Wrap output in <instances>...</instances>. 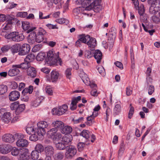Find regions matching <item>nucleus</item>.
Segmentation results:
<instances>
[{
	"instance_id": "1",
	"label": "nucleus",
	"mask_w": 160,
	"mask_h": 160,
	"mask_svg": "<svg viewBox=\"0 0 160 160\" xmlns=\"http://www.w3.org/2000/svg\"><path fill=\"white\" fill-rule=\"evenodd\" d=\"M58 52L55 53L52 50L49 51L47 53L46 60L48 64L50 65H62V61L59 57Z\"/></svg>"
},
{
	"instance_id": "2",
	"label": "nucleus",
	"mask_w": 160,
	"mask_h": 160,
	"mask_svg": "<svg viewBox=\"0 0 160 160\" xmlns=\"http://www.w3.org/2000/svg\"><path fill=\"white\" fill-rule=\"evenodd\" d=\"M6 38L9 39H11L14 42H19L22 41L24 38V36L22 33H19L18 32H14L8 34Z\"/></svg>"
},
{
	"instance_id": "3",
	"label": "nucleus",
	"mask_w": 160,
	"mask_h": 160,
	"mask_svg": "<svg viewBox=\"0 0 160 160\" xmlns=\"http://www.w3.org/2000/svg\"><path fill=\"white\" fill-rule=\"evenodd\" d=\"M18 133H16L14 135L10 133H6L2 136V140L6 143H12L14 141L16 138L21 136Z\"/></svg>"
},
{
	"instance_id": "4",
	"label": "nucleus",
	"mask_w": 160,
	"mask_h": 160,
	"mask_svg": "<svg viewBox=\"0 0 160 160\" xmlns=\"http://www.w3.org/2000/svg\"><path fill=\"white\" fill-rule=\"evenodd\" d=\"M77 152V149L74 146L71 145L67 146L65 157L67 158H71L76 154Z\"/></svg>"
},
{
	"instance_id": "5",
	"label": "nucleus",
	"mask_w": 160,
	"mask_h": 160,
	"mask_svg": "<svg viewBox=\"0 0 160 160\" xmlns=\"http://www.w3.org/2000/svg\"><path fill=\"white\" fill-rule=\"evenodd\" d=\"M19 133L21 134V136L16 138V139H18L16 142L17 146L19 147H27L28 145V142L26 139L23 138H24V135L21 133Z\"/></svg>"
},
{
	"instance_id": "6",
	"label": "nucleus",
	"mask_w": 160,
	"mask_h": 160,
	"mask_svg": "<svg viewBox=\"0 0 160 160\" xmlns=\"http://www.w3.org/2000/svg\"><path fill=\"white\" fill-rule=\"evenodd\" d=\"M149 13L151 14H155L160 11V0H157L151 5Z\"/></svg>"
},
{
	"instance_id": "7",
	"label": "nucleus",
	"mask_w": 160,
	"mask_h": 160,
	"mask_svg": "<svg viewBox=\"0 0 160 160\" xmlns=\"http://www.w3.org/2000/svg\"><path fill=\"white\" fill-rule=\"evenodd\" d=\"M68 106L65 104L63 105L58 108H54L52 110L53 115H61L63 114L67 110Z\"/></svg>"
},
{
	"instance_id": "8",
	"label": "nucleus",
	"mask_w": 160,
	"mask_h": 160,
	"mask_svg": "<svg viewBox=\"0 0 160 160\" xmlns=\"http://www.w3.org/2000/svg\"><path fill=\"white\" fill-rule=\"evenodd\" d=\"M37 31V32L36 33V42L38 43H40L44 40L45 38L44 35L46 32L41 28H39Z\"/></svg>"
},
{
	"instance_id": "9",
	"label": "nucleus",
	"mask_w": 160,
	"mask_h": 160,
	"mask_svg": "<svg viewBox=\"0 0 160 160\" xmlns=\"http://www.w3.org/2000/svg\"><path fill=\"white\" fill-rule=\"evenodd\" d=\"M30 45L27 44H24L22 45L19 51L18 54L20 55H24L27 54L30 51Z\"/></svg>"
},
{
	"instance_id": "10",
	"label": "nucleus",
	"mask_w": 160,
	"mask_h": 160,
	"mask_svg": "<svg viewBox=\"0 0 160 160\" xmlns=\"http://www.w3.org/2000/svg\"><path fill=\"white\" fill-rule=\"evenodd\" d=\"M28 150L26 148H22L21 153L19 155L18 160H29V156L28 154Z\"/></svg>"
},
{
	"instance_id": "11",
	"label": "nucleus",
	"mask_w": 160,
	"mask_h": 160,
	"mask_svg": "<svg viewBox=\"0 0 160 160\" xmlns=\"http://www.w3.org/2000/svg\"><path fill=\"white\" fill-rule=\"evenodd\" d=\"M20 93L18 91L14 90L11 92L9 94V98L11 101L17 100L19 98Z\"/></svg>"
},
{
	"instance_id": "12",
	"label": "nucleus",
	"mask_w": 160,
	"mask_h": 160,
	"mask_svg": "<svg viewBox=\"0 0 160 160\" xmlns=\"http://www.w3.org/2000/svg\"><path fill=\"white\" fill-rule=\"evenodd\" d=\"M16 65H13L12 68L10 69L8 72V75L11 77L17 75L19 72L20 70L18 68L16 67Z\"/></svg>"
},
{
	"instance_id": "13",
	"label": "nucleus",
	"mask_w": 160,
	"mask_h": 160,
	"mask_svg": "<svg viewBox=\"0 0 160 160\" xmlns=\"http://www.w3.org/2000/svg\"><path fill=\"white\" fill-rule=\"evenodd\" d=\"M12 147L9 145H6L0 147V152L6 154L11 151Z\"/></svg>"
},
{
	"instance_id": "14",
	"label": "nucleus",
	"mask_w": 160,
	"mask_h": 160,
	"mask_svg": "<svg viewBox=\"0 0 160 160\" xmlns=\"http://www.w3.org/2000/svg\"><path fill=\"white\" fill-rule=\"evenodd\" d=\"M22 27L23 30H27L26 32L29 33L36 28V27H30L29 23L28 22H23L22 23Z\"/></svg>"
},
{
	"instance_id": "15",
	"label": "nucleus",
	"mask_w": 160,
	"mask_h": 160,
	"mask_svg": "<svg viewBox=\"0 0 160 160\" xmlns=\"http://www.w3.org/2000/svg\"><path fill=\"white\" fill-rule=\"evenodd\" d=\"M27 74L30 77L34 78L36 76L37 71L34 67L30 66L27 70Z\"/></svg>"
},
{
	"instance_id": "16",
	"label": "nucleus",
	"mask_w": 160,
	"mask_h": 160,
	"mask_svg": "<svg viewBox=\"0 0 160 160\" xmlns=\"http://www.w3.org/2000/svg\"><path fill=\"white\" fill-rule=\"evenodd\" d=\"M54 149L53 147L51 145L47 146L44 148V151L47 156H51L54 153Z\"/></svg>"
},
{
	"instance_id": "17",
	"label": "nucleus",
	"mask_w": 160,
	"mask_h": 160,
	"mask_svg": "<svg viewBox=\"0 0 160 160\" xmlns=\"http://www.w3.org/2000/svg\"><path fill=\"white\" fill-rule=\"evenodd\" d=\"M28 42L30 44H33L35 42L36 40V32H31L28 35Z\"/></svg>"
},
{
	"instance_id": "18",
	"label": "nucleus",
	"mask_w": 160,
	"mask_h": 160,
	"mask_svg": "<svg viewBox=\"0 0 160 160\" xmlns=\"http://www.w3.org/2000/svg\"><path fill=\"white\" fill-rule=\"evenodd\" d=\"M59 76V73L57 71L52 70L51 72L50 77L52 82H56Z\"/></svg>"
},
{
	"instance_id": "19",
	"label": "nucleus",
	"mask_w": 160,
	"mask_h": 160,
	"mask_svg": "<svg viewBox=\"0 0 160 160\" xmlns=\"http://www.w3.org/2000/svg\"><path fill=\"white\" fill-rule=\"evenodd\" d=\"M93 54L94 58L97 60V63H99L102 59V55L101 52L98 50H96L95 51Z\"/></svg>"
},
{
	"instance_id": "20",
	"label": "nucleus",
	"mask_w": 160,
	"mask_h": 160,
	"mask_svg": "<svg viewBox=\"0 0 160 160\" xmlns=\"http://www.w3.org/2000/svg\"><path fill=\"white\" fill-rule=\"evenodd\" d=\"M11 118L12 117L10 113L6 112L1 118L2 120L6 123H8L10 121Z\"/></svg>"
},
{
	"instance_id": "21",
	"label": "nucleus",
	"mask_w": 160,
	"mask_h": 160,
	"mask_svg": "<svg viewBox=\"0 0 160 160\" xmlns=\"http://www.w3.org/2000/svg\"><path fill=\"white\" fill-rule=\"evenodd\" d=\"M72 139V137L71 134H67L64 135L62 138V141L66 145L71 142Z\"/></svg>"
},
{
	"instance_id": "22",
	"label": "nucleus",
	"mask_w": 160,
	"mask_h": 160,
	"mask_svg": "<svg viewBox=\"0 0 160 160\" xmlns=\"http://www.w3.org/2000/svg\"><path fill=\"white\" fill-rule=\"evenodd\" d=\"M52 125L54 128L57 129L58 130L59 128L61 129L64 126L63 122L60 121H54L52 122Z\"/></svg>"
},
{
	"instance_id": "23",
	"label": "nucleus",
	"mask_w": 160,
	"mask_h": 160,
	"mask_svg": "<svg viewBox=\"0 0 160 160\" xmlns=\"http://www.w3.org/2000/svg\"><path fill=\"white\" fill-rule=\"evenodd\" d=\"M96 40L94 38H90L87 42V44L92 49L94 48L96 45Z\"/></svg>"
},
{
	"instance_id": "24",
	"label": "nucleus",
	"mask_w": 160,
	"mask_h": 160,
	"mask_svg": "<svg viewBox=\"0 0 160 160\" xmlns=\"http://www.w3.org/2000/svg\"><path fill=\"white\" fill-rule=\"evenodd\" d=\"M31 66L30 63L28 62L22 63L20 64L16 65V66L18 68H22V69H28Z\"/></svg>"
},
{
	"instance_id": "25",
	"label": "nucleus",
	"mask_w": 160,
	"mask_h": 160,
	"mask_svg": "<svg viewBox=\"0 0 160 160\" xmlns=\"http://www.w3.org/2000/svg\"><path fill=\"white\" fill-rule=\"evenodd\" d=\"M72 131V128L71 127L66 126L62 127L61 129V132L63 134H68L70 133Z\"/></svg>"
},
{
	"instance_id": "26",
	"label": "nucleus",
	"mask_w": 160,
	"mask_h": 160,
	"mask_svg": "<svg viewBox=\"0 0 160 160\" xmlns=\"http://www.w3.org/2000/svg\"><path fill=\"white\" fill-rule=\"evenodd\" d=\"M56 147L59 150H64L67 148L66 145L62 140L56 143Z\"/></svg>"
},
{
	"instance_id": "27",
	"label": "nucleus",
	"mask_w": 160,
	"mask_h": 160,
	"mask_svg": "<svg viewBox=\"0 0 160 160\" xmlns=\"http://www.w3.org/2000/svg\"><path fill=\"white\" fill-rule=\"evenodd\" d=\"M121 110V107L120 104H117L115 106L113 110V114L115 116L118 115L120 113Z\"/></svg>"
},
{
	"instance_id": "28",
	"label": "nucleus",
	"mask_w": 160,
	"mask_h": 160,
	"mask_svg": "<svg viewBox=\"0 0 160 160\" xmlns=\"http://www.w3.org/2000/svg\"><path fill=\"white\" fill-rule=\"evenodd\" d=\"M79 40H80L81 42L84 43H87V42L89 40L90 37L88 35H86L85 34H82L79 36Z\"/></svg>"
},
{
	"instance_id": "29",
	"label": "nucleus",
	"mask_w": 160,
	"mask_h": 160,
	"mask_svg": "<svg viewBox=\"0 0 160 160\" xmlns=\"http://www.w3.org/2000/svg\"><path fill=\"white\" fill-rule=\"evenodd\" d=\"M37 126L42 128L45 129V130H48V123L45 121H41L37 123Z\"/></svg>"
},
{
	"instance_id": "30",
	"label": "nucleus",
	"mask_w": 160,
	"mask_h": 160,
	"mask_svg": "<svg viewBox=\"0 0 160 160\" xmlns=\"http://www.w3.org/2000/svg\"><path fill=\"white\" fill-rule=\"evenodd\" d=\"M22 150V148L18 149L15 147L12 148L11 150L12 155L14 156H17L19 154L20 155L21 153Z\"/></svg>"
},
{
	"instance_id": "31",
	"label": "nucleus",
	"mask_w": 160,
	"mask_h": 160,
	"mask_svg": "<svg viewBox=\"0 0 160 160\" xmlns=\"http://www.w3.org/2000/svg\"><path fill=\"white\" fill-rule=\"evenodd\" d=\"M101 1V0H96L95 1V6L92 9H93L94 8V11L95 12H99L101 10L100 6L99 5Z\"/></svg>"
},
{
	"instance_id": "32",
	"label": "nucleus",
	"mask_w": 160,
	"mask_h": 160,
	"mask_svg": "<svg viewBox=\"0 0 160 160\" xmlns=\"http://www.w3.org/2000/svg\"><path fill=\"white\" fill-rule=\"evenodd\" d=\"M62 134L58 133L51 137L53 141L58 142L62 140Z\"/></svg>"
},
{
	"instance_id": "33",
	"label": "nucleus",
	"mask_w": 160,
	"mask_h": 160,
	"mask_svg": "<svg viewBox=\"0 0 160 160\" xmlns=\"http://www.w3.org/2000/svg\"><path fill=\"white\" fill-rule=\"evenodd\" d=\"M80 135L85 138L86 139H88L89 138L91 134L88 130H84L81 133Z\"/></svg>"
},
{
	"instance_id": "34",
	"label": "nucleus",
	"mask_w": 160,
	"mask_h": 160,
	"mask_svg": "<svg viewBox=\"0 0 160 160\" xmlns=\"http://www.w3.org/2000/svg\"><path fill=\"white\" fill-rule=\"evenodd\" d=\"M46 130L45 129L41 128L38 127L36 129V131L37 134L39 136H43L46 133Z\"/></svg>"
},
{
	"instance_id": "35",
	"label": "nucleus",
	"mask_w": 160,
	"mask_h": 160,
	"mask_svg": "<svg viewBox=\"0 0 160 160\" xmlns=\"http://www.w3.org/2000/svg\"><path fill=\"white\" fill-rule=\"evenodd\" d=\"M16 19L14 18L13 16L12 15H8L6 16V19L7 24H11L13 23V21Z\"/></svg>"
},
{
	"instance_id": "36",
	"label": "nucleus",
	"mask_w": 160,
	"mask_h": 160,
	"mask_svg": "<svg viewBox=\"0 0 160 160\" xmlns=\"http://www.w3.org/2000/svg\"><path fill=\"white\" fill-rule=\"evenodd\" d=\"M25 108V105L24 104H21L18 107L15 112L16 114H19L21 112H23Z\"/></svg>"
},
{
	"instance_id": "37",
	"label": "nucleus",
	"mask_w": 160,
	"mask_h": 160,
	"mask_svg": "<svg viewBox=\"0 0 160 160\" xmlns=\"http://www.w3.org/2000/svg\"><path fill=\"white\" fill-rule=\"evenodd\" d=\"M35 55L32 53L28 54L26 58L24 59V61L25 62H30L32 61L35 58Z\"/></svg>"
},
{
	"instance_id": "38",
	"label": "nucleus",
	"mask_w": 160,
	"mask_h": 160,
	"mask_svg": "<svg viewBox=\"0 0 160 160\" xmlns=\"http://www.w3.org/2000/svg\"><path fill=\"white\" fill-rule=\"evenodd\" d=\"M45 57L46 54L45 53L40 52L37 56L36 59L38 61H42L45 58Z\"/></svg>"
},
{
	"instance_id": "39",
	"label": "nucleus",
	"mask_w": 160,
	"mask_h": 160,
	"mask_svg": "<svg viewBox=\"0 0 160 160\" xmlns=\"http://www.w3.org/2000/svg\"><path fill=\"white\" fill-rule=\"evenodd\" d=\"M33 90V87L32 86H30L28 88H25L22 92V94H26L28 93L29 94H31Z\"/></svg>"
},
{
	"instance_id": "40",
	"label": "nucleus",
	"mask_w": 160,
	"mask_h": 160,
	"mask_svg": "<svg viewBox=\"0 0 160 160\" xmlns=\"http://www.w3.org/2000/svg\"><path fill=\"white\" fill-rule=\"evenodd\" d=\"M39 153L36 151L33 150L31 153L32 159L33 160H36L39 158Z\"/></svg>"
},
{
	"instance_id": "41",
	"label": "nucleus",
	"mask_w": 160,
	"mask_h": 160,
	"mask_svg": "<svg viewBox=\"0 0 160 160\" xmlns=\"http://www.w3.org/2000/svg\"><path fill=\"white\" fill-rule=\"evenodd\" d=\"M8 90L7 86L5 85H0V95H3Z\"/></svg>"
},
{
	"instance_id": "42",
	"label": "nucleus",
	"mask_w": 160,
	"mask_h": 160,
	"mask_svg": "<svg viewBox=\"0 0 160 160\" xmlns=\"http://www.w3.org/2000/svg\"><path fill=\"white\" fill-rule=\"evenodd\" d=\"M43 147L41 144H37L35 148V151L38 152L40 153L43 151Z\"/></svg>"
},
{
	"instance_id": "43",
	"label": "nucleus",
	"mask_w": 160,
	"mask_h": 160,
	"mask_svg": "<svg viewBox=\"0 0 160 160\" xmlns=\"http://www.w3.org/2000/svg\"><path fill=\"white\" fill-rule=\"evenodd\" d=\"M125 150V144L123 142H122L120 145V148L118 150V155H122Z\"/></svg>"
},
{
	"instance_id": "44",
	"label": "nucleus",
	"mask_w": 160,
	"mask_h": 160,
	"mask_svg": "<svg viewBox=\"0 0 160 160\" xmlns=\"http://www.w3.org/2000/svg\"><path fill=\"white\" fill-rule=\"evenodd\" d=\"M12 52L13 53L17 52H19V45L16 44L12 45L10 47Z\"/></svg>"
},
{
	"instance_id": "45",
	"label": "nucleus",
	"mask_w": 160,
	"mask_h": 160,
	"mask_svg": "<svg viewBox=\"0 0 160 160\" xmlns=\"http://www.w3.org/2000/svg\"><path fill=\"white\" fill-rule=\"evenodd\" d=\"M137 9L138 10V13L140 15L145 13H144V7L143 5H141L140 6L137 8Z\"/></svg>"
},
{
	"instance_id": "46",
	"label": "nucleus",
	"mask_w": 160,
	"mask_h": 160,
	"mask_svg": "<svg viewBox=\"0 0 160 160\" xmlns=\"http://www.w3.org/2000/svg\"><path fill=\"white\" fill-rule=\"evenodd\" d=\"M26 130L27 132L29 134H32L35 132L34 128L33 127H27L26 128Z\"/></svg>"
},
{
	"instance_id": "47",
	"label": "nucleus",
	"mask_w": 160,
	"mask_h": 160,
	"mask_svg": "<svg viewBox=\"0 0 160 160\" xmlns=\"http://www.w3.org/2000/svg\"><path fill=\"white\" fill-rule=\"evenodd\" d=\"M19 103L18 102H16L12 103L10 105V108L11 109L16 111L18 107L19 106Z\"/></svg>"
},
{
	"instance_id": "48",
	"label": "nucleus",
	"mask_w": 160,
	"mask_h": 160,
	"mask_svg": "<svg viewBox=\"0 0 160 160\" xmlns=\"http://www.w3.org/2000/svg\"><path fill=\"white\" fill-rule=\"evenodd\" d=\"M72 69L71 68H67L65 71V75L67 78L70 79L71 78V71Z\"/></svg>"
},
{
	"instance_id": "49",
	"label": "nucleus",
	"mask_w": 160,
	"mask_h": 160,
	"mask_svg": "<svg viewBox=\"0 0 160 160\" xmlns=\"http://www.w3.org/2000/svg\"><path fill=\"white\" fill-rule=\"evenodd\" d=\"M58 131L57 129L55 128H52L48 131V134L51 137L53 136L57 133Z\"/></svg>"
},
{
	"instance_id": "50",
	"label": "nucleus",
	"mask_w": 160,
	"mask_h": 160,
	"mask_svg": "<svg viewBox=\"0 0 160 160\" xmlns=\"http://www.w3.org/2000/svg\"><path fill=\"white\" fill-rule=\"evenodd\" d=\"M140 19L144 23L147 22L148 15L145 13L140 15Z\"/></svg>"
},
{
	"instance_id": "51",
	"label": "nucleus",
	"mask_w": 160,
	"mask_h": 160,
	"mask_svg": "<svg viewBox=\"0 0 160 160\" xmlns=\"http://www.w3.org/2000/svg\"><path fill=\"white\" fill-rule=\"evenodd\" d=\"M28 15V13L27 12H19L17 14L18 17H20L22 18L26 17Z\"/></svg>"
},
{
	"instance_id": "52",
	"label": "nucleus",
	"mask_w": 160,
	"mask_h": 160,
	"mask_svg": "<svg viewBox=\"0 0 160 160\" xmlns=\"http://www.w3.org/2000/svg\"><path fill=\"white\" fill-rule=\"evenodd\" d=\"M148 94L150 95H152L154 92V87L153 86L148 85Z\"/></svg>"
},
{
	"instance_id": "53",
	"label": "nucleus",
	"mask_w": 160,
	"mask_h": 160,
	"mask_svg": "<svg viewBox=\"0 0 160 160\" xmlns=\"http://www.w3.org/2000/svg\"><path fill=\"white\" fill-rule=\"evenodd\" d=\"M31 135L29 137L30 140L33 141H36L38 140V137L35 133L31 134Z\"/></svg>"
},
{
	"instance_id": "54",
	"label": "nucleus",
	"mask_w": 160,
	"mask_h": 160,
	"mask_svg": "<svg viewBox=\"0 0 160 160\" xmlns=\"http://www.w3.org/2000/svg\"><path fill=\"white\" fill-rule=\"evenodd\" d=\"M151 18L153 22L157 23L160 22V18L154 15Z\"/></svg>"
},
{
	"instance_id": "55",
	"label": "nucleus",
	"mask_w": 160,
	"mask_h": 160,
	"mask_svg": "<svg viewBox=\"0 0 160 160\" xmlns=\"http://www.w3.org/2000/svg\"><path fill=\"white\" fill-rule=\"evenodd\" d=\"M93 54V53L90 51L87 50L85 52V56L88 58L92 57Z\"/></svg>"
},
{
	"instance_id": "56",
	"label": "nucleus",
	"mask_w": 160,
	"mask_h": 160,
	"mask_svg": "<svg viewBox=\"0 0 160 160\" xmlns=\"http://www.w3.org/2000/svg\"><path fill=\"white\" fill-rule=\"evenodd\" d=\"M80 7H78L76 8L73 10V13L74 15L77 16L80 13Z\"/></svg>"
},
{
	"instance_id": "57",
	"label": "nucleus",
	"mask_w": 160,
	"mask_h": 160,
	"mask_svg": "<svg viewBox=\"0 0 160 160\" xmlns=\"http://www.w3.org/2000/svg\"><path fill=\"white\" fill-rule=\"evenodd\" d=\"M10 48V46L8 45L4 46L1 48V50L3 52H7Z\"/></svg>"
},
{
	"instance_id": "58",
	"label": "nucleus",
	"mask_w": 160,
	"mask_h": 160,
	"mask_svg": "<svg viewBox=\"0 0 160 160\" xmlns=\"http://www.w3.org/2000/svg\"><path fill=\"white\" fill-rule=\"evenodd\" d=\"M41 44H38L32 48V50L33 52H36L40 50L41 48Z\"/></svg>"
},
{
	"instance_id": "59",
	"label": "nucleus",
	"mask_w": 160,
	"mask_h": 160,
	"mask_svg": "<svg viewBox=\"0 0 160 160\" xmlns=\"http://www.w3.org/2000/svg\"><path fill=\"white\" fill-rule=\"evenodd\" d=\"M81 78L83 82L86 84L87 82L89 81V79L87 74H84L83 76L81 77Z\"/></svg>"
},
{
	"instance_id": "60",
	"label": "nucleus",
	"mask_w": 160,
	"mask_h": 160,
	"mask_svg": "<svg viewBox=\"0 0 160 160\" xmlns=\"http://www.w3.org/2000/svg\"><path fill=\"white\" fill-rule=\"evenodd\" d=\"M56 158L59 160H61L63 158V153L62 152H59L56 154Z\"/></svg>"
},
{
	"instance_id": "61",
	"label": "nucleus",
	"mask_w": 160,
	"mask_h": 160,
	"mask_svg": "<svg viewBox=\"0 0 160 160\" xmlns=\"http://www.w3.org/2000/svg\"><path fill=\"white\" fill-rule=\"evenodd\" d=\"M126 94L128 96H129L132 93V90L131 87H128L126 89Z\"/></svg>"
},
{
	"instance_id": "62",
	"label": "nucleus",
	"mask_w": 160,
	"mask_h": 160,
	"mask_svg": "<svg viewBox=\"0 0 160 160\" xmlns=\"http://www.w3.org/2000/svg\"><path fill=\"white\" fill-rule=\"evenodd\" d=\"M134 111V108L131 106L130 108V110L128 114V118H129L131 119L132 116Z\"/></svg>"
},
{
	"instance_id": "63",
	"label": "nucleus",
	"mask_w": 160,
	"mask_h": 160,
	"mask_svg": "<svg viewBox=\"0 0 160 160\" xmlns=\"http://www.w3.org/2000/svg\"><path fill=\"white\" fill-rule=\"evenodd\" d=\"M146 81L148 85H150L152 83V79L151 78L150 75H148L147 76Z\"/></svg>"
},
{
	"instance_id": "64",
	"label": "nucleus",
	"mask_w": 160,
	"mask_h": 160,
	"mask_svg": "<svg viewBox=\"0 0 160 160\" xmlns=\"http://www.w3.org/2000/svg\"><path fill=\"white\" fill-rule=\"evenodd\" d=\"M85 146V144L84 143L82 142H79L77 145L79 151H80L82 150Z\"/></svg>"
}]
</instances>
